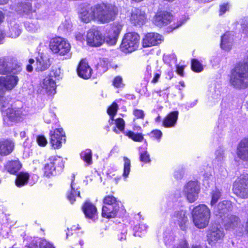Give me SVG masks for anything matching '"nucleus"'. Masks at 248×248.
Listing matches in <instances>:
<instances>
[{"label":"nucleus","instance_id":"nucleus-25","mask_svg":"<svg viewBox=\"0 0 248 248\" xmlns=\"http://www.w3.org/2000/svg\"><path fill=\"white\" fill-rule=\"evenodd\" d=\"M21 167L22 164L18 160L8 161L4 165V170L14 175H16Z\"/></svg>","mask_w":248,"mask_h":248},{"label":"nucleus","instance_id":"nucleus-41","mask_svg":"<svg viewBox=\"0 0 248 248\" xmlns=\"http://www.w3.org/2000/svg\"><path fill=\"white\" fill-rule=\"evenodd\" d=\"M118 105L116 103H113L111 106H110L107 112L110 115L111 122L109 121L110 124H112L114 121L113 117L116 114L118 110Z\"/></svg>","mask_w":248,"mask_h":248},{"label":"nucleus","instance_id":"nucleus-49","mask_svg":"<svg viewBox=\"0 0 248 248\" xmlns=\"http://www.w3.org/2000/svg\"><path fill=\"white\" fill-rule=\"evenodd\" d=\"M39 245V248H55L51 243L44 239H40Z\"/></svg>","mask_w":248,"mask_h":248},{"label":"nucleus","instance_id":"nucleus-22","mask_svg":"<svg viewBox=\"0 0 248 248\" xmlns=\"http://www.w3.org/2000/svg\"><path fill=\"white\" fill-rule=\"evenodd\" d=\"M36 62L34 65L36 71H44L50 66V59L46 55H41L36 59Z\"/></svg>","mask_w":248,"mask_h":248},{"label":"nucleus","instance_id":"nucleus-29","mask_svg":"<svg viewBox=\"0 0 248 248\" xmlns=\"http://www.w3.org/2000/svg\"><path fill=\"white\" fill-rule=\"evenodd\" d=\"M82 210L86 217L94 219L96 216L97 209L92 203L87 202L82 206Z\"/></svg>","mask_w":248,"mask_h":248},{"label":"nucleus","instance_id":"nucleus-21","mask_svg":"<svg viewBox=\"0 0 248 248\" xmlns=\"http://www.w3.org/2000/svg\"><path fill=\"white\" fill-rule=\"evenodd\" d=\"M236 153L239 159L248 161V137L242 139L238 144Z\"/></svg>","mask_w":248,"mask_h":248},{"label":"nucleus","instance_id":"nucleus-62","mask_svg":"<svg viewBox=\"0 0 248 248\" xmlns=\"http://www.w3.org/2000/svg\"><path fill=\"white\" fill-rule=\"evenodd\" d=\"M176 67V71L180 76L183 77L184 76V66H180L177 64H175Z\"/></svg>","mask_w":248,"mask_h":248},{"label":"nucleus","instance_id":"nucleus-45","mask_svg":"<svg viewBox=\"0 0 248 248\" xmlns=\"http://www.w3.org/2000/svg\"><path fill=\"white\" fill-rule=\"evenodd\" d=\"M191 68L195 72H201L203 70V66L197 60L193 59L191 61Z\"/></svg>","mask_w":248,"mask_h":248},{"label":"nucleus","instance_id":"nucleus-48","mask_svg":"<svg viewBox=\"0 0 248 248\" xmlns=\"http://www.w3.org/2000/svg\"><path fill=\"white\" fill-rule=\"evenodd\" d=\"M241 25L243 33L248 36V17H244L241 19Z\"/></svg>","mask_w":248,"mask_h":248},{"label":"nucleus","instance_id":"nucleus-36","mask_svg":"<svg viewBox=\"0 0 248 248\" xmlns=\"http://www.w3.org/2000/svg\"><path fill=\"white\" fill-rule=\"evenodd\" d=\"M216 157L214 160V164L217 165H221L225 158L224 151L221 149H217L215 153Z\"/></svg>","mask_w":248,"mask_h":248},{"label":"nucleus","instance_id":"nucleus-26","mask_svg":"<svg viewBox=\"0 0 248 248\" xmlns=\"http://www.w3.org/2000/svg\"><path fill=\"white\" fill-rule=\"evenodd\" d=\"M93 11V7L90 8H82L79 13V17L81 20L85 23H88L92 20H95V13H94Z\"/></svg>","mask_w":248,"mask_h":248},{"label":"nucleus","instance_id":"nucleus-2","mask_svg":"<svg viewBox=\"0 0 248 248\" xmlns=\"http://www.w3.org/2000/svg\"><path fill=\"white\" fill-rule=\"evenodd\" d=\"M229 82L232 87L238 90L248 87V61L239 63L231 72Z\"/></svg>","mask_w":248,"mask_h":248},{"label":"nucleus","instance_id":"nucleus-34","mask_svg":"<svg viewBox=\"0 0 248 248\" xmlns=\"http://www.w3.org/2000/svg\"><path fill=\"white\" fill-rule=\"evenodd\" d=\"M29 179V175L26 172H20L17 175L15 181L16 185L18 187H21L26 185Z\"/></svg>","mask_w":248,"mask_h":248},{"label":"nucleus","instance_id":"nucleus-51","mask_svg":"<svg viewBox=\"0 0 248 248\" xmlns=\"http://www.w3.org/2000/svg\"><path fill=\"white\" fill-rule=\"evenodd\" d=\"M61 71L60 69H53L51 71L49 75H48L52 78L54 79L55 80L56 79H59L60 78Z\"/></svg>","mask_w":248,"mask_h":248},{"label":"nucleus","instance_id":"nucleus-20","mask_svg":"<svg viewBox=\"0 0 248 248\" xmlns=\"http://www.w3.org/2000/svg\"><path fill=\"white\" fill-rule=\"evenodd\" d=\"M208 242L212 245L222 240L224 236V231L221 228H213L207 233Z\"/></svg>","mask_w":248,"mask_h":248},{"label":"nucleus","instance_id":"nucleus-12","mask_svg":"<svg viewBox=\"0 0 248 248\" xmlns=\"http://www.w3.org/2000/svg\"><path fill=\"white\" fill-rule=\"evenodd\" d=\"M12 9L26 18H32L35 16V11L33 10L30 2H21L12 6Z\"/></svg>","mask_w":248,"mask_h":248},{"label":"nucleus","instance_id":"nucleus-17","mask_svg":"<svg viewBox=\"0 0 248 248\" xmlns=\"http://www.w3.org/2000/svg\"><path fill=\"white\" fill-rule=\"evenodd\" d=\"M163 40V36L158 33L155 32L148 33L143 39L142 46L144 47L156 46L160 44Z\"/></svg>","mask_w":248,"mask_h":248},{"label":"nucleus","instance_id":"nucleus-7","mask_svg":"<svg viewBox=\"0 0 248 248\" xmlns=\"http://www.w3.org/2000/svg\"><path fill=\"white\" fill-rule=\"evenodd\" d=\"M49 46L50 49L54 53H58L60 55L71 56L70 45L62 38L57 37L52 39L50 42Z\"/></svg>","mask_w":248,"mask_h":248},{"label":"nucleus","instance_id":"nucleus-58","mask_svg":"<svg viewBox=\"0 0 248 248\" xmlns=\"http://www.w3.org/2000/svg\"><path fill=\"white\" fill-rule=\"evenodd\" d=\"M167 59H170V63H173L175 64H176L177 59H176V56L174 54H171L169 56H167L165 57L164 58V60H167Z\"/></svg>","mask_w":248,"mask_h":248},{"label":"nucleus","instance_id":"nucleus-19","mask_svg":"<svg viewBox=\"0 0 248 248\" xmlns=\"http://www.w3.org/2000/svg\"><path fill=\"white\" fill-rule=\"evenodd\" d=\"M172 19V15L166 11H161L157 13L154 18V24L159 27L167 25Z\"/></svg>","mask_w":248,"mask_h":248},{"label":"nucleus","instance_id":"nucleus-8","mask_svg":"<svg viewBox=\"0 0 248 248\" xmlns=\"http://www.w3.org/2000/svg\"><path fill=\"white\" fill-rule=\"evenodd\" d=\"M233 190L237 196L248 198V174L240 176L233 184Z\"/></svg>","mask_w":248,"mask_h":248},{"label":"nucleus","instance_id":"nucleus-57","mask_svg":"<svg viewBox=\"0 0 248 248\" xmlns=\"http://www.w3.org/2000/svg\"><path fill=\"white\" fill-rule=\"evenodd\" d=\"M133 114L136 118H143L144 114V112L142 110L135 109L133 111Z\"/></svg>","mask_w":248,"mask_h":248},{"label":"nucleus","instance_id":"nucleus-27","mask_svg":"<svg viewBox=\"0 0 248 248\" xmlns=\"http://www.w3.org/2000/svg\"><path fill=\"white\" fill-rule=\"evenodd\" d=\"M119 210V206L104 205L102 209V216L107 218H113L116 216Z\"/></svg>","mask_w":248,"mask_h":248},{"label":"nucleus","instance_id":"nucleus-61","mask_svg":"<svg viewBox=\"0 0 248 248\" xmlns=\"http://www.w3.org/2000/svg\"><path fill=\"white\" fill-rule=\"evenodd\" d=\"M11 90L12 89H6L4 86L0 85V101L3 100V98L4 97L3 95L4 94L5 91Z\"/></svg>","mask_w":248,"mask_h":248},{"label":"nucleus","instance_id":"nucleus-14","mask_svg":"<svg viewBox=\"0 0 248 248\" xmlns=\"http://www.w3.org/2000/svg\"><path fill=\"white\" fill-rule=\"evenodd\" d=\"M172 218L174 223L178 225L181 230L183 231L186 230L188 219L185 210H180L175 211L172 216Z\"/></svg>","mask_w":248,"mask_h":248},{"label":"nucleus","instance_id":"nucleus-31","mask_svg":"<svg viewBox=\"0 0 248 248\" xmlns=\"http://www.w3.org/2000/svg\"><path fill=\"white\" fill-rule=\"evenodd\" d=\"M75 176L72 174L71 176V191L68 193L67 197L68 200L71 203H73L76 200L75 198L77 196L80 197V192L78 191V187L77 186L76 184L74 183Z\"/></svg>","mask_w":248,"mask_h":248},{"label":"nucleus","instance_id":"nucleus-63","mask_svg":"<svg viewBox=\"0 0 248 248\" xmlns=\"http://www.w3.org/2000/svg\"><path fill=\"white\" fill-rule=\"evenodd\" d=\"M29 62L30 64H28V65H27L26 69L28 72H31L33 70V67L32 66V64L34 63L35 61L33 59H30L29 60Z\"/></svg>","mask_w":248,"mask_h":248},{"label":"nucleus","instance_id":"nucleus-46","mask_svg":"<svg viewBox=\"0 0 248 248\" xmlns=\"http://www.w3.org/2000/svg\"><path fill=\"white\" fill-rule=\"evenodd\" d=\"M10 34L9 37L11 38H16L21 33V30L18 24H15L10 29Z\"/></svg>","mask_w":248,"mask_h":248},{"label":"nucleus","instance_id":"nucleus-53","mask_svg":"<svg viewBox=\"0 0 248 248\" xmlns=\"http://www.w3.org/2000/svg\"><path fill=\"white\" fill-rule=\"evenodd\" d=\"M166 232L164 233V241L166 245H170L172 242L174 238L172 234H169L168 235L166 234Z\"/></svg>","mask_w":248,"mask_h":248},{"label":"nucleus","instance_id":"nucleus-1","mask_svg":"<svg viewBox=\"0 0 248 248\" xmlns=\"http://www.w3.org/2000/svg\"><path fill=\"white\" fill-rule=\"evenodd\" d=\"M22 64L14 57L5 56L0 57V85L6 89H13L19 81L18 75L22 71Z\"/></svg>","mask_w":248,"mask_h":248},{"label":"nucleus","instance_id":"nucleus-3","mask_svg":"<svg viewBox=\"0 0 248 248\" xmlns=\"http://www.w3.org/2000/svg\"><path fill=\"white\" fill-rule=\"evenodd\" d=\"M93 12L95 13V20L105 24L115 19L117 15V8L110 4L102 3L93 7Z\"/></svg>","mask_w":248,"mask_h":248},{"label":"nucleus","instance_id":"nucleus-50","mask_svg":"<svg viewBox=\"0 0 248 248\" xmlns=\"http://www.w3.org/2000/svg\"><path fill=\"white\" fill-rule=\"evenodd\" d=\"M44 118L46 123L50 124L52 121L54 120L55 114L53 112H48L45 115Z\"/></svg>","mask_w":248,"mask_h":248},{"label":"nucleus","instance_id":"nucleus-30","mask_svg":"<svg viewBox=\"0 0 248 248\" xmlns=\"http://www.w3.org/2000/svg\"><path fill=\"white\" fill-rule=\"evenodd\" d=\"M14 147L12 141L8 140H0V155L4 156L10 154Z\"/></svg>","mask_w":248,"mask_h":248},{"label":"nucleus","instance_id":"nucleus-33","mask_svg":"<svg viewBox=\"0 0 248 248\" xmlns=\"http://www.w3.org/2000/svg\"><path fill=\"white\" fill-rule=\"evenodd\" d=\"M232 36L230 32H227L221 37L220 46L222 49L226 51L231 49L233 40Z\"/></svg>","mask_w":248,"mask_h":248},{"label":"nucleus","instance_id":"nucleus-43","mask_svg":"<svg viewBox=\"0 0 248 248\" xmlns=\"http://www.w3.org/2000/svg\"><path fill=\"white\" fill-rule=\"evenodd\" d=\"M221 195V192L219 189H216L212 191V199L211 201V205L212 207L216 205V203L220 198Z\"/></svg>","mask_w":248,"mask_h":248},{"label":"nucleus","instance_id":"nucleus-16","mask_svg":"<svg viewBox=\"0 0 248 248\" xmlns=\"http://www.w3.org/2000/svg\"><path fill=\"white\" fill-rule=\"evenodd\" d=\"M122 29V25L118 23L114 24L108 34L105 37L103 36V43L106 42L110 46L115 45Z\"/></svg>","mask_w":248,"mask_h":248},{"label":"nucleus","instance_id":"nucleus-28","mask_svg":"<svg viewBox=\"0 0 248 248\" xmlns=\"http://www.w3.org/2000/svg\"><path fill=\"white\" fill-rule=\"evenodd\" d=\"M22 111L20 108H9L7 111L6 119L12 122H16L20 120Z\"/></svg>","mask_w":248,"mask_h":248},{"label":"nucleus","instance_id":"nucleus-35","mask_svg":"<svg viewBox=\"0 0 248 248\" xmlns=\"http://www.w3.org/2000/svg\"><path fill=\"white\" fill-rule=\"evenodd\" d=\"M148 226L146 224L141 222L139 225L134 227V235L135 236L141 237V235L146 232Z\"/></svg>","mask_w":248,"mask_h":248},{"label":"nucleus","instance_id":"nucleus-59","mask_svg":"<svg viewBox=\"0 0 248 248\" xmlns=\"http://www.w3.org/2000/svg\"><path fill=\"white\" fill-rule=\"evenodd\" d=\"M184 175V171L183 169H180L177 170H176L174 172V176L175 178L177 179H181Z\"/></svg>","mask_w":248,"mask_h":248},{"label":"nucleus","instance_id":"nucleus-52","mask_svg":"<svg viewBox=\"0 0 248 248\" xmlns=\"http://www.w3.org/2000/svg\"><path fill=\"white\" fill-rule=\"evenodd\" d=\"M37 142L40 146H45L46 145L47 142L46 138L44 136H38L37 137Z\"/></svg>","mask_w":248,"mask_h":248},{"label":"nucleus","instance_id":"nucleus-47","mask_svg":"<svg viewBox=\"0 0 248 248\" xmlns=\"http://www.w3.org/2000/svg\"><path fill=\"white\" fill-rule=\"evenodd\" d=\"M139 152L140 160V161L143 162L145 163H148L151 162L150 155L146 150L142 152L140 150Z\"/></svg>","mask_w":248,"mask_h":248},{"label":"nucleus","instance_id":"nucleus-32","mask_svg":"<svg viewBox=\"0 0 248 248\" xmlns=\"http://www.w3.org/2000/svg\"><path fill=\"white\" fill-rule=\"evenodd\" d=\"M178 111H173L164 118L163 125L165 127H171L175 125L178 117Z\"/></svg>","mask_w":248,"mask_h":248},{"label":"nucleus","instance_id":"nucleus-55","mask_svg":"<svg viewBox=\"0 0 248 248\" xmlns=\"http://www.w3.org/2000/svg\"><path fill=\"white\" fill-rule=\"evenodd\" d=\"M150 134L152 137L157 140H160L162 135L161 131L159 130H154L151 132Z\"/></svg>","mask_w":248,"mask_h":248},{"label":"nucleus","instance_id":"nucleus-15","mask_svg":"<svg viewBox=\"0 0 248 248\" xmlns=\"http://www.w3.org/2000/svg\"><path fill=\"white\" fill-rule=\"evenodd\" d=\"M221 223L226 230H234L240 226V219L234 215L227 214L221 218Z\"/></svg>","mask_w":248,"mask_h":248},{"label":"nucleus","instance_id":"nucleus-18","mask_svg":"<svg viewBox=\"0 0 248 248\" xmlns=\"http://www.w3.org/2000/svg\"><path fill=\"white\" fill-rule=\"evenodd\" d=\"M146 19V17L144 11L138 8L132 9L130 20L133 25L140 26L145 23Z\"/></svg>","mask_w":248,"mask_h":248},{"label":"nucleus","instance_id":"nucleus-23","mask_svg":"<svg viewBox=\"0 0 248 248\" xmlns=\"http://www.w3.org/2000/svg\"><path fill=\"white\" fill-rule=\"evenodd\" d=\"M42 88L49 95H54L56 93V84L55 80L47 76L43 80Z\"/></svg>","mask_w":248,"mask_h":248},{"label":"nucleus","instance_id":"nucleus-10","mask_svg":"<svg viewBox=\"0 0 248 248\" xmlns=\"http://www.w3.org/2000/svg\"><path fill=\"white\" fill-rule=\"evenodd\" d=\"M87 42L92 46H99L103 43V36L96 27H93L88 31Z\"/></svg>","mask_w":248,"mask_h":248},{"label":"nucleus","instance_id":"nucleus-42","mask_svg":"<svg viewBox=\"0 0 248 248\" xmlns=\"http://www.w3.org/2000/svg\"><path fill=\"white\" fill-rule=\"evenodd\" d=\"M124 172H123V176L126 178L128 177L130 171V164L131 162L129 158L127 157H124Z\"/></svg>","mask_w":248,"mask_h":248},{"label":"nucleus","instance_id":"nucleus-5","mask_svg":"<svg viewBox=\"0 0 248 248\" xmlns=\"http://www.w3.org/2000/svg\"><path fill=\"white\" fill-rule=\"evenodd\" d=\"M64 168V163L62 157L58 156H51L48 159V162L44 167L45 175L49 177L60 173Z\"/></svg>","mask_w":248,"mask_h":248},{"label":"nucleus","instance_id":"nucleus-13","mask_svg":"<svg viewBox=\"0 0 248 248\" xmlns=\"http://www.w3.org/2000/svg\"><path fill=\"white\" fill-rule=\"evenodd\" d=\"M232 204L230 201H223L213 207V213L218 218L226 216L232 210Z\"/></svg>","mask_w":248,"mask_h":248},{"label":"nucleus","instance_id":"nucleus-60","mask_svg":"<svg viewBox=\"0 0 248 248\" xmlns=\"http://www.w3.org/2000/svg\"><path fill=\"white\" fill-rule=\"evenodd\" d=\"M78 226V225L77 226H73L70 229L67 228L68 232H66V238H67L70 235H72L73 234L72 232L73 231H76L77 229H79Z\"/></svg>","mask_w":248,"mask_h":248},{"label":"nucleus","instance_id":"nucleus-64","mask_svg":"<svg viewBox=\"0 0 248 248\" xmlns=\"http://www.w3.org/2000/svg\"><path fill=\"white\" fill-rule=\"evenodd\" d=\"M228 8L229 6L228 4H224L221 5L220 7V15L224 14L228 10Z\"/></svg>","mask_w":248,"mask_h":248},{"label":"nucleus","instance_id":"nucleus-40","mask_svg":"<svg viewBox=\"0 0 248 248\" xmlns=\"http://www.w3.org/2000/svg\"><path fill=\"white\" fill-rule=\"evenodd\" d=\"M104 205H111L112 206H119L118 202L113 196L108 195L106 196L103 200Z\"/></svg>","mask_w":248,"mask_h":248},{"label":"nucleus","instance_id":"nucleus-39","mask_svg":"<svg viewBox=\"0 0 248 248\" xmlns=\"http://www.w3.org/2000/svg\"><path fill=\"white\" fill-rule=\"evenodd\" d=\"M115 123L116 127H114L113 131L117 134L123 132L124 129V120L122 118H118L115 120Z\"/></svg>","mask_w":248,"mask_h":248},{"label":"nucleus","instance_id":"nucleus-56","mask_svg":"<svg viewBox=\"0 0 248 248\" xmlns=\"http://www.w3.org/2000/svg\"><path fill=\"white\" fill-rule=\"evenodd\" d=\"M173 248H189L188 244L185 240H181L179 244L174 246Z\"/></svg>","mask_w":248,"mask_h":248},{"label":"nucleus","instance_id":"nucleus-38","mask_svg":"<svg viewBox=\"0 0 248 248\" xmlns=\"http://www.w3.org/2000/svg\"><path fill=\"white\" fill-rule=\"evenodd\" d=\"M81 158L88 165L92 164V153L90 149H87L80 154Z\"/></svg>","mask_w":248,"mask_h":248},{"label":"nucleus","instance_id":"nucleus-24","mask_svg":"<svg viewBox=\"0 0 248 248\" xmlns=\"http://www.w3.org/2000/svg\"><path fill=\"white\" fill-rule=\"evenodd\" d=\"M79 77L84 79H88L91 76L92 69L84 61H81L77 68Z\"/></svg>","mask_w":248,"mask_h":248},{"label":"nucleus","instance_id":"nucleus-37","mask_svg":"<svg viewBox=\"0 0 248 248\" xmlns=\"http://www.w3.org/2000/svg\"><path fill=\"white\" fill-rule=\"evenodd\" d=\"M208 95L211 101L214 100V102H217L220 98V91L219 88L215 87L211 89Z\"/></svg>","mask_w":248,"mask_h":248},{"label":"nucleus","instance_id":"nucleus-11","mask_svg":"<svg viewBox=\"0 0 248 248\" xmlns=\"http://www.w3.org/2000/svg\"><path fill=\"white\" fill-rule=\"evenodd\" d=\"M50 143L54 149H59L66 141L65 133L62 128H56L54 131H50Z\"/></svg>","mask_w":248,"mask_h":248},{"label":"nucleus","instance_id":"nucleus-9","mask_svg":"<svg viewBox=\"0 0 248 248\" xmlns=\"http://www.w3.org/2000/svg\"><path fill=\"white\" fill-rule=\"evenodd\" d=\"M200 190V185L198 182L190 181L185 185L183 192L187 200L192 203L198 199Z\"/></svg>","mask_w":248,"mask_h":248},{"label":"nucleus","instance_id":"nucleus-44","mask_svg":"<svg viewBox=\"0 0 248 248\" xmlns=\"http://www.w3.org/2000/svg\"><path fill=\"white\" fill-rule=\"evenodd\" d=\"M126 135L135 141L140 142L143 140V135L140 133H135L130 131L127 133Z\"/></svg>","mask_w":248,"mask_h":248},{"label":"nucleus","instance_id":"nucleus-54","mask_svg":"<svg viewBox=\"0 0 248 248\" xmlns=\"http://www.w3.org/2000/svg\"><path fill=\"white\" fill-rule=\"evenodd\" d=\"M113 85L117 88L121 87L123 85L122 78L120 76L116 77L113 80Z\"/></svg>","mask_w":248,"mask_h":248},{"label":"nucleus","instance_id":"nucleus-6","mask_svg":"<svg viewBox=\"0 0 248 248\" xmlns=\"http://www.w3.org/2000/svg\"><path fill=\"white\" fill-rule=\"evenodd\" d=\"M140 39V36L136 32H131L125 34L123 39L121 48L125 53L135 51L139 46Z\"/></svg>","mask_w":248,"mask_h":248},{"label":"nucleus","instance_id":"nucleus-4","mask_svg":"<svg viewBox=\"0 0 248 248\" xmlns=\"http://www.w3.org/2000/svg\"><path fill=\"white\" fill-rule=\"evenodd\" d=\"M192 216L195 226L200 229L204 228L208 224L210 211L207 206L201 204L193 208Z\"/></svg>","mask_w":248,"mask_h":248}]
</instances>
